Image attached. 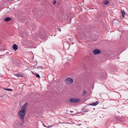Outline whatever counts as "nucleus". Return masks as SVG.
I'll return each mask as SVG.
<instances>
[{
    "label": "nucleus",
    "instance_id": "4",
    "mask_svg": "<svg viewBox=\"0 0 128 128\" xmlns=\"http://www.w3.org/2000/svg\"><path fill=\"white\" fill-rule=\"evenodd\" d=\"M21 62L16 60V69L18 70L21 67Z\"/></svg>",
    "mask_w": 128,
    "mask_h": 128
},
{
    "label": "nucleus",
    "instance_id": "16",
    "mask_svg": "<svg viewBox=\"0 0 128 128\" xmlns=\"http://www.w3.org/2000/svg\"><path fill=\"white\" fill-rule=\"evenodd\" d=\"M72 38H70L69 39L70 42L72 43V44H73L74 43V42H72Z\"/></svg>",
    "mask_w": 128,
    "mask_h": 128
},
{
    "label": "nucleus",
    "instance_id": "18",
    "mask_svg": "<svg viewBox=\"0 0 128 128\" xmlns=\"http://www.w3.org/2000/svg\"><path fill=\"white\" fill-rule=\"evenodd\" d=\"M36 77H38V78H40V77L38 74H37L36 73Z\"/></svg>",
    "mask_w": 128,
    "mask_h": 128
},
{
    "label": "nucleus",
    "instance_id": "22",
    "mask_svg": "<svg viewBox=\"0 0 128 128\" xmlns=\"http://www.w3.org/2000/svg\"><path fill=\"white\" fill-rule=\"evenodd\" d=\"M18 46L17 45H16V50H17V49H18Z\"/></svg>",
    "mask_w": 128,
    "mask_h": 128
},
{
    "label": "nucleus",
    "instance_id": "7",
    "mask_svg": "<svg viewBox=\"0 0 128 128\" xmlns=\"http://www.w3.org/2000/svg\"><path fill=\"white\" fill-rule=\"evenodd\" d=\"M24 44L28 46L31 45L32 43L30 41L27 40L25 41V42H24Z\"/></svg>",
    "mask_w": 128,
    "mask_h": 128
},
{
    "label": "nucleus",
    "instance_id": "20",
    "mask_svg": "<svg viewBox=\"0 0 128 128\" xmlns=\"http://www.w3.org/2000/svg\"><path fill=\"white\" fill-rule=\"evenodd\" d=\"M52 126H46L47 127V128H51V127H52Z\"/></svg>",
    "mask_w": 128,
    "mask_h": 128
},
{
    "label": "nucleus",
    "instance_id": "19",
    "mask_svg": "<svg viewBox=\"0 0 128 128\" xmlns=\"http://www.w3.org/2000/svg\"><path fill=\"white\" fill-rule=\"evenodd\" d=\"M24 123V122H22L21 124H19V125L20 126H21Z\"/></svg>",
    "mask_w": 128,
    "mask_h": 128
},
{
    "label": "nucleus",
    "instance_id": "21",
    "mask_svg": "<svg viewBox=\"0 0 128 128\" xmlns=\"http://www.w3.org/2000/svg\"><path fill=\"white\" fill-rule=\"evenodd\" d=\"M56 1H54V2L53 3V4H55L56 3Z\"/></svg>",
    "mask_w": 128,
    "mask_h": 128
},
{
    "label": "nucleus",
    "instance_id": "11",
    "mask_svg": "<svg viewBox=\"0 0 128 128\" xmlns=\"http://www.w3.org/2000/svg\"><path fill=\"white\" fill-rule=\"evenodd\" d=\"M121 12L122 16V17L124 18V14L125 12L123 10H121Z\"/></svg>",
    "mask_w": 128,
    "mask_h": 128
},
{
    "label": "nucleus",
    "instance_id": "8",
    "mask_svg": "<svg viewBox=\"0 0 128 128\" xmlns=\"http://www.w3.org/2000/svg\"><path fill=\"white\" fill-rule=\"evenodd\" d=\"M11 18L10 17H7L5 18L4 19V21L8 22L11 19Z\"/></svg>",
    "mask_w": 128,
    "mask_h": 128
},
{
    "label": "nucleus",
    "instance_id": "17",
    "mask_svg": "<svg viewBox=\"0 0 128 128\" xmlns=\"http://www.w3.org/2000/svg\"><path fill=\"white\" fill-rule=\"evenodd\" d=\"M4 90L9 91H12V89L10 88H4Z\"/></svg>",
    "mask_w": 128,
    "mask_h": 128
},
{
    "label": "nucleus",
    "instance_id": "15",
    "mask_svg": "<svg viewBox=\"0 0 128 128\" xmlns=\"http://www.w3.org/2000/svg\"><path fill=\"white\" fill-rule=\"evenodd\" d=\"M2 49L3 50H4L6 49V46L4 45L2 46Z\"/></svg>",
    "mask_w": 128,
    "mask_h": 128
},
{
    "label": "nucleus",
    "instance_id": "2",
    "mask_svg": "<svg viewBox=\"0 0 128 128\" xmlns=\"http://www.w3.org/2000/svg\"><path fill=\"white\" fill-rule=\"evenodd\" d=\"M21 30L19 32V35L23 37H26L27 36V33L25 32L24 28H22Z\"/></svg>",
    "mask_w": 128,
    "mask_h": 128
},
{
    "label": "nucleus",
    "instance_id": "6",
    "mask_svg": "<svg viewBox=\"0 0 128 128\" xmlns=\"http://www.w3.org/2000/svg\"><path fill=\"white\" fill-rule=\"evenodd\" d=\"M93 52L95 54H100L101 51L98 49H96L94 50Z\"/></svg>",
    "mask_w": 128,
    "mask_h": 128
},
{
    "label": "nucleus",
    "instance_id": "10",
    "mask_svg": "<svg viewBox=\"0 0 128 128\" xmlns=\"http://www.w3.org/2000/svg\"><path fill=\"white\" fill-rule=\"evenodd\" d=\"M16 76L18 77H21L22 78H24V76L22 74H16Z\"/></svg>",
    "mask_w": 128,
    "mask_h": 128
},
{
    "label": "nucleus",
    "instance_id": "25",
    "mask_svg": "<svg viewBox=\"0 0 128 128\" xmlns=\"http://www.w3.org/2000/svg\"><path fill=\"white\" fill-rule=\"evenodd\" d=\"M93 110H95V108H93Z\"/></svg>",
    "mask_w": 128,
    "mask_h": 128
},
{
    "label": "nucleus",
    "instance_id": "12",
    "mask_svg": "<svg viewBox=\"0 0 128 128\" xmlns=\"http://www.w3.org/2000/svg\"><path fill=\"white\" fill-rule=\"evenodd\" d=\"M109 3V1L107 0H105L104 2V4H108Z\"/></svg>",
    "mask_w": 128,
    "mask_h": 128
},
{
    "label": "nucleus",
    "instance_id": "1",
    "mask_svg": "<svg viewBox=\"0 0 128 128\" xmlns=\"http://www.w3.org/2000/svg\"><path fill=\"white\" fill-rule=\"evenodd\" d=\"M27 103L26 102L22 106L21 110H20L18 113V114L19 118L21 121L22 122H24V118L26 110V107L27 106Z\"/></svg>",
    "mask_w": 128,
    "mask_h": 128
},
{
    "label": "nucleus",
    "instance_id": "23",
    "mask_svg": "<svg viewBox=\"0 0 128 128\" xmlns=\"http://www.w3.org/2000/svg\"><path fill=\"white\" fill-rule=\"evenodd\" d=\"M77 114H80V112L77 113Z\"/></svg>",
    "mask_w": 128,
    "mask_h": 128
},
{
    "label": "nucleus",
    "instance_id": "14",
    "mask_svg": "<svg viewBox=\"0 0 128 128\" xmlns=\"http://www.w3.org/2000/svg\"><path fill=\"white\" fill-rule=\"evenodd\" d=\"M83 93L82 94V96H84L86 95V91L85 90H84L83 91Z\"/></svg>",
    "mask_w": 128,
    "mask_h": 128
},
{
    "label": "nucleus",
    "instance_id": "5",
    "mask_svg": "<svg viewBox=\"0 0 128 128\" xmlns=\"http://www.w3.org/2000/svg\"><path fill=\"white\" fill-rule=\"evenodd\" d=\"M80 102V100L78 99L71 98L70 100V102L76 103Z\"/></svg>",
    "mask_w": 128,
    "mask_h": 128
},
{
    "label": "nucleus",
    "instance_id": "3",
    "mask_svg": "<svg viewBox=\"0 0 128 128\" xmlns=\"http://www.w3.org/2000/svg\"><path fill=\"white\" fill-rule=\"evenodd\" d=\"M65 82L69 84H71L73 82V80L72 79L70 78L67 77L65 80Z\"/></svg>",
    "mask_w": 128,
    "mask_h": 128
},
{
    "label": "nucleus",
    "instance_id": "13",
    "mask_svg": "<svg viewBox=\"0 0 128 128\" xmlns=\"http://www.w3.org/2000/svg\"><path fill=\"white\" fill-rule=\"evenodd\" d=\"M12 48L15 50H16V44H14L12 46Z\"/></svg>",
    "mask_w": 128,
    "mask_h": 128
},
{
    "label": "nucleus",
    "instance_id": "24",
    "mask_svg": "<svg viewBox=\"0 0 128 128\" xmlns=\"http://www.w3.org/2000/svg\"><path fill=\"white\" fill-rule=\"evenodd\" d=\"M6 54H8V52H7Z\"/></svg>",
    "mask_w": 128,
    "mask_h": 128
},
{
    "label": "nucleus",
    "instance_id": "9",
    "mask_svg": "<svg viewBox=\"0 0 128 128\" xmlns=\"http://www.w3.org/2000/svg\"><path fill=\"white\" fill-rule=\"evenodd\" d=\"M98 104V102L97 101L95 102H94L90 104V105L92 106H96Z\"/></svg>",
    "mask_w": 128,
    "mask_h": 128
}]
</instances>
